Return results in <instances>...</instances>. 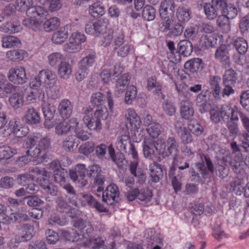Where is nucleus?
Here are the masks:
<instances>
[{"label":"nucleus","mask_w":249,"mask_h":249,"mask_svg":"<svg viewBox=\"0 0 249 249\" xmlns=\"http://www.w3.org/2000/svg\"><path fill=\"white\" fill-rule=\"evenodd\" d=\"M154 147L159 156L158 161H160L168 158L173 152L178 151V143L173 137H169L166 142L163 140L158 139L155 142Z\"/></svg>","instance_id":"nucleus-6"},{"label":"nucleus","mask_w":249,"mask_h":249,"mask_svg":"<svg viewBox=\"0 0 249 249\" xmlns=\"http://www.w3.org/2000/svg\"><path fill=\"white\" fill-rule=\"evenodd\" d=\"M24 118L28 124H36L40 122V117L37 111L33 107L29 108L26 111Z\"/></svg>","instance_id":"nucleus-31"},{"label":"nucleus","mask_w":249,"mask_h":249,"mask_svg":"<svg viewBox=\"0 0 249 249\" xmlns=\"http://www.w3.org/2000/svg\"><path fill=\"white\" fill-rule=\"evenodd\" d=\"M175 85L178 95L187 98L189 95V87L187 85L182 81L177 83Z\"/></svg>","instance_id":"nucleus-64"},{"label":"nucleus","mask_w":249,"mask_h":249,"mask_svg":"<svg viewBox=\"0 0 249 249\" xmlns=\"http://www.w3.org/2000/svg\"><path fill=\"white\" fill-rule=\"evenodd\" d=\"M222 36L217 34L210 35H203L199 41V46L202 49L215 47L218 41L221 40Z\"/></svg>","instance_id":"nucleus-19"},{"label":"nucleus","mask_w":249,"mask_h":249,"mask_svg":"<svg viewBox=\"0 0 249 249\" xmlns=\"http://www.w3.org/2000/svg\"><path fill=\"white\" fill-rule=\"evenodd\" d=\"M7 77L9 80L15 84H23L27 80L25 69L20 66L11 69Z\"/></svg>","instance_id":"nucleus-11"},{"label":"nucleus","mask_w":249,"mask_h":249,"mask_svg":"<svg viewBox=\"0 0 249 249\" xmlns=\"http://www.w3.org/2000/svg\"><path fill=\"white\" fill-rule=\"evenodd\" d=\"M108 23L107 19L99 20L93 24L95 35L97 36L99 35H103L108 31H111L108 27Z\"/></svg>","instance_id":"nucleus-40"},{"label":"nucleus","mask_w":249,"mask_h":249,"mask_svg":"<svg viewBox=\"0 0 249 249\" xmlns=\"http://www.w3.org/2000/svg\"><path fill=\"white\" fill-rule=\"evenodd\" d=\"M142 16L147 21L154 20L156 17V10L155 8L151 5H146L142 10Z\"/></svg>","instance_id":"nucleus-57"},{"label":"nucleus","mask_w":249,"mask_h":249,"mask_svg":"<svg viewBox=\"0 0 249 249\" xmlns=\"http://www.w3.org/2000/svg\"><path fill=\"white\" fill-rule=\"evenodd\" d=\"M113 46L118 55L122 57H124L134 52V46L124 40V36L123 35L115 38Z\"/></svg>","instance_id":"nucleus-9"},{"label":"nucleus","mask_w":249,"mask_h":249,"mask_svg":"<svg viewBox=\"0 0 249 249\" xmlns=\"http://www.w3.org/2000/svg\"><path fill=\"white\" fill-rule=\"evenodd\" d=\"M58 109L61 117L68 119L72 114V105L69 100L63 99L59 103Z\"/></svg>","instance_id":"nucleus-27"},{"label":"nucleus","mask_w":249,"mask_h":249,"mask_svg":"<svg viewBox=\"0 0 249 249\" xmlns=\"http://www.w3.org/2000/svg\"><path fill=\"white\" fill-rule=\"evenodd\" d=\"M9 129L13 135L18 138L23 137L29 133V128L27 126L23 125L19 121L15 119L10 121Z\"/></svg>","instance_id":"nucleus-18"},{"label":"nucleus","mask_w":249,"mask_h":249,"mask_svg":"<svg viewBox=\"0 0 249 249\" xmlns=\"http://www.w3.org/2000/svg\"><path fill=\"white\" fill-rule=\"evenodd\" d=\"M221 81V78L217 76H211L210 77L209 83L215 98H218L220 93V87L219 83Z\"/></svg>","instance_id":"nucleus-46"},{"label":"nucleus","mask_w":249,"mask_h":249,"mask_svg":"<svg viewBox=\"0 0 249 249\" xmlns=\"http://www.w3.org/2000/svg\"><path fill=\"white\" fill-rule=\"evenodd\" d=\"M78 122L76 118H72L68 121H64L56 124L55 133L58 135L67 134L70 130L77 126Z\"/></svg>","instance_id":"nucleus-20"},{"label":"nucleus","mask_w":249,"mask_h":249,"mask_svg":"<svg viewBox=\"0 0 249 249\" xmlns=\"http://www.w3.org/2000/svg\"><path fill=\"white\" fill-rule=\"evenodd\" d=\"M34 171L48 178H50L53 173L55 181L61 185L64 184L65 177L67 175V171L62 168L59 162L56 160H54L50 163L49 171H40L37 168L34 169Z\"/></svg>","instance_id":"nucleus-7"},{"label":"nucleus","mask_w":249,"mask_h":249,"mask_svg":"<svg viewBox=\"0 0 249 249\" xmlns=\"http://www.w3.org/2000/svg\"><path fill=\"white\" fill-rule=\"evenodd\" d=\"M42 96H44V93L40 89H33L30 87V89L27 90L25 94V102L27 104L34 103L37 97V93L41 94Z\"/></svg>","instance_id":"nucleus-50"},{"label":"nucleus","mask_w":249,"mask_h":249,"mask_svg":"<svg viewBox=\"0 0 249 249\" xmlns=\"http://www.w3.org/2000/svg\"><path fill=\"white\" fill-rule=\"evenodd\" d=\"M148 238L154 241L153 243L155 245L154 247L151 249H161L163 244L162 240L160 237L159 233H156L155 231L150 229L148 232Z\"/></svg>","instance_id":"nucleus-51"},{"label":"nucleus","mask_w":249,"mask_h":249,"mask_svg":"<svg viewBox=\"0 0 249 249\" xmlns=\"http://www.w3.org/2000/svg\"><path fill=\"white\" fill-rule=\"evenodd\" d=\"M124 117L126 128L130 127L134 124L139 125L141 124L140 118L133 108H129L126 109L124 112Z\"/></svg>","instance_id":"nucleus-21"},{"label":"nucleus","mask_w":249,"mask_h":249,"mask_svg":"<svg viewBox=\"0 0 249 249\" xmlns=\"http://www.w3.org/2000/svg\"><path fill=\"white\" fill-rule=\"evenodd\" d=\"M235 80V71L233 70H227L223 76V84L234 85Z\"/></svg>","instance_id":"nucleus-63"},{"label":"nucleus","mask_w":249,"mask_h":249,"mask_svg":"<svg viewBox=\"0 0 249 249\" xmlns=\"http://www.w3.org/2000/svg\"><path fill=\"white\" fill-rule=\"evenodd\" d=\"M119 196V191L118 186L111 183L109 185L102 194V199L108 205H112L117 201Z\"/></svg>","instance_id":"nucleus-14"},{"label":"nucleus","mask_w":249,"mask_h":249,"mask_svg":"<svg viewBox=\"0 0 249 249\" xmlns=\"http://www.w3.org/2000/svg\"><path fill=\"white\" fill-rule=\"evenodd\" d=\"M162 108L164 113L169 116H173L176 112V108L173 103L168 100L163 102Z\"/></svg>","instance_id":"nucleus-61"},{"label":"nucleus","mask_w":249,"mask_h":249,"mask_svg":"<svg viewBox=\"0 0 249 249\" xmlns=\"http://www.w3.org/2000/svg\"><path fill=\"white\" fill-rule=\"evenodd\" d=\"M96 56L95 53H89L82 58L78 63V67L89 70L92 67L96 61Z\"/></svg>","instance_id":"nucleus-43"},{"label":"nucleus","mask_w":249,"mask_h":249,"mask_svg":"<svg viewBox=\"0 0 249 249\" xmlns=\"http://www.w3.org/2000/svg\"><path fill=\"white\" fill-rule=\"evenodd\" d=\"M2 46L5 48L17 47L20 43V40L13 36H5L1 38Z\"/></svg>","instance_id":"nucleus-45"},{"label":"nucleus","mask_w":249,"mask_h":249,"mask_svg":"<svg viewBox=\"0 0 249 249\" xmlns=\"http://www.w3.org/2000/svg\"><path fill=\"white\" fill-rule=\"evenodd\" d=\"M32 0H17L16 10L26 11L27 18L22 21L23 25L33 31L40 30L42 24L48 16V11L41 6H33Z\"/></svg>","instance_id":"nucleus-1"},{"label":"nucleus","mask_w":249,"mask_h":249,"mask_svg":"<svg viewBox=\"0 0 249 249\" xmlns=\"http://www.w3.org/2000/svg\"><path fill=\"white\" fill-rule=\"evenodd\" d=\"M47 58L49 65L52 67H55L64 61L65 57L62 53L56 52L49 54Z\"/></svg>","instance_id":"nucleus-47"},{"label":"nucleus","mask_w":249,"mask_h":249,"mask_svg":"<svg viewBox=\"0 0 249 249\" xmlns=\"http://www.w3.org/2000/svg\"><path fill=\"white\" fill-rule=\"evenodd\" d=\"M202 6L205 14L207 18L209 20H213L215 19L219 14V12L220 11V9L217 6L210 3H204Z\"/></svg>","instance_id":"nucleus-30"},{"label":"nucleus","mask_w":249,"mask_h":249,"mask_svg":"<svg viewBox=\"0 0 249 249\" xmlns=\"http://www.w3.org/2000/svg\"><path fill=\"white\" fill-rule=\"evenodd\" d=\"M130 76L128 73L122 74L117 80L116 84V94L119 97L128 86Z\"/></svg>","instance_id":"nucleus-25"},{"label":"nucleus","mask_w":249,"mask_h":249,"mask_svg":"<svg viewBox=\"0 0 249 249\" xmlns=\"http://www.w3.org/2000/svg\"><path fill=\"white\" fill-rule=\"evenodd\" d=\"M182 23L177 22L174 19H167L163 21L160 25V28L163 32L169 31L173 36H178L180 35L183 32V27Z\"/></svg>","instance_id":"nucleus-13"},{"label":"nucleus","mask_w":249,"mask_h":249,"mask_svg":"<svg viewBox=\"0 0 249 249\" xmlns=\"http://www.w3.org/2000/svg\"><path fill=\"white\" fill-rule=\"evenodd\" d=\"M49 16V15L48 16ZM47 17V18H48ZM60 24V20L56 17H51L49 19L46 18L42 24L41 28L40 31L42 30V26L43 29L47 32H50L56 29ZM39 32V31H38Z\"/></svg>","instance_id":"nucleus-34"},{"label":"nucleus","mask_w":249,"mask_h":249,"mask_svg":"<svg viewBox=\"0 0 249 249\" xmlns=\"http://www.w3.org/2000/svg\"><path fill=\"white\" fill-rule=\"evenodd\" d=\"M72 66L68 61H64L58 66L57 74L60 79H69L72 75Z\"/></svg>","instance_id":"nucleus-23"},{"label":"nucleus","mask_w":249,"mask_h":249,"mask_svg":"<svg viewBox=\"0 0 249 249\" xmlns=\"http://www.w3.org/2000/svg\"><path fill=\"white\" fill-rule=\"evenodd\" d=\"M50 145V142L48 138H43L40 139L33 150H27L26 155L19 158V162L21 164H26L31 160V158H36L38 161H42L46 157V150Z\"/></svg>","instance_id":"nucleus-5"},{"label":"nucleus","mask_w":249,"mask_h":249,"mask_svg":"<svg viewBox=\"0 0 249 249\" xmlns=\"http://www.w3.org/2000/svg\"><path fill=\"white\" fill-rule=\"evenodd\" d=\"M90 101L93 105L97 107L104 105L105 99L102 93L96 92L92 94Z\"/></svg>","instance_id":"nucleus-62"},{"label":"nucleus","mask_w":249,"mask_h":249,"mask_svg":"<svg viewBox=\"0 0 249 249\" xmlns=\"http://www.w3.org/2000/svg\"><path fill=\"white\" fill-rule=\"evenodd\" d=\"M75 136H69L63 142V147L67 151H71L78 146Z\"/></svg>","instance_id":"nucleus-54"},{"label":"nucleus","mask_w":249,"mask_h":249,"mask_svg":"<svg viewBox=\"0 0 249 249\" xmlns=\"http://www.w3.org/2000/svg\"><path fill=\"white\" fill-rule=\"evenodd\" d=\"M89 14L94 18H99L102 16L105 12V8L100 1L93 3L89 6Z\"/></svg>","instance_id":"nucleus-42"},{"label":"nucleus","mask_w":249,"mask_h":249,"mask_svg":"<svg viewBox=\"0 0 249 249\" xmlns=\"http://www.w3.org/2000/svg\"><path fill=\"white\" fill-rule=\"evenodd\" d=\"M234 45L236 50L240 54L245 53L248 48L247 41L242 37H239L235 40Z\"/></svg>","instance_id":"nucleus-58"},{"label":"nucleus","mask_w":249,"mask_h":249,"mask_svg":"<svg viewBox=\"0 0 249 249\" xmlns=\"http://www.w3.org/2000/svg\"><path fill=\"white\" fill-rule=\"evenodd\" d=\"M129 131L130 138L136 142H139L142 141L144 135V130L141 128V124L139 125H133L130 127L127 128Z\"/></svg>","instance_id":"nucleus-28"},{"label":"nucleus","mask_w":249,"mask_h":249,"mask_svg":"<svg viewBox=\"0 0 249 249\" xmlns=\"http://www.w3.org/2000/svg\"><path fill=\"white\" fill-rule=\"evenodd\" d=\"M149 168L153 181L154 182H159L162 174V170L160 165L154 162L149 165Z\"/></svg>","instance_id":"nucleus-41"},{"label":"nucleus","mask_w":249,"mask_h":249,"mask_svg":"<svg viewBox=\"0 0 249 249\" xmlns=\"http://www.w3.org/2000/svg\"><path fill=\"white\" fill-rule=\"evenodd\" d=\"M74 226L83 233L82 237L86 238H87L86 234L88 236L93 231V228L90 222H84L80 219H77L74 222Z\"/></svg>","instance_id":"nucleus-33"},{"label":"nucleus","mask_w":249,"mask_h":249,"mask_svg":"<svg viewBox=\"0 0 249 249\" xmlns=\"http://www.w3.org/2000/svg\"><path fill=\"white\" fill-rule=\"evenodd\" d=\"M180 113L182 118L185 120L191 119L194 114L192 104L187 100L182 101L180 103Z\"/></svg>","instance_id":"nucleus-29"},{"label":"nucleus","mask_w":249,"mask_h":249,"mask_svg":"<svg viewBox=\"0 0 249 249\" xmlns=\"http://www.w3.org/2000/svg\"><path fill=\"white\" fill-rule=\"evenodd\" d=\"M220 11L222 14L228 18L229 19L234 18L237 15V10L235 6L232 4L227 5L221 7Z\"/></svg>","instance_id":"nucleus-53"},{"label":"nucleus","mask_w":249,"mask_h":249,"mask_svg":"<svg viewBox=\"0 0 249 249\" xmlns=\"http://www.w3.org/2000/svg\"><path fill=\"white\" fill-rule=\"evenodd\" d=\"M191 12L187 7L179 6L177 10L176 16L178 21L180 23H185L188 21L191 18Z\"/></svg>","instance_id":"nucleus-32"},{"label":"nucleus","mask_w":249,"mask_h":249,"mask_svg":"<svg viewBox=\"0 0 249 249\" xmlns=\"http://www.w3.org/2000/svg\"><path fill=\"white\" fill-rule=\"evenodd\" d=\"M137 94V90L135 86L131 85L129 86L125 93L124 102L127 105H130L136 99Z\"/></svg>","instance_id":"nucleus-52"},{"label":"nucleus","mask_w":249,"mask_h":249,"mask_svg":"<svg viewBox=\"0 0 249 249\" xmlns=\"http://www.w3.org/2000/svg\"><path fill=\"white\" fill-rule=\"evenodd\" d=\"M10 105L15 109H18L24 104L23 96L21 92L13 93L9 98Z\"/></svg>","instance_id":"nucleus-39"},{"label":"nucleus","mask_w":249,"mask_h":249,"mask_svg":"<svg viewBox=\"0 0 249 249\" xmlns=\"http://www.w3.org/2000/svg\"><path fill=\"white\" fill-rule=\"evenodd\" d=\"M68 38V42L63 46V50L69 53L79 52L82 49V44L87 40L85 35L79 32L72 33Z\"/></svg>","instance_id":"nucleus-8"},{"label":"nucleus","mask_w":249,"mask_h":249,"mask_svg":"<svg viewBox=\"0 0 249 249\" xmlns=\"http://www.w3.org/2000/svg\"><path fill=\"white\" fill-rule=\"evenodd\" d=\"M222 119L224 121H238L240 111L234 107H232L229 104H225L219 107Z\"/></svg>","instance_id":"nucleus-15"},{"label":"nucleus","mask_w":249,"mask_h":249,"mask_svg":"<svg viewBox=\"0 0 249 249\" xmlns=\"http://www.w3.org/2000/svg\"><path fill=\"white\" fill-rule=\"evenodd\" d=\"M43 113L45 119L52 120L55 112V107L48 103H44L42 106Z\"/></svg>","instance_id":"nucleus-56"},{"label":"nucleus","mask_w":249,"mask_h":249,"mask_svg":"<svg viewBox=\"0 0 249 249\" xmlns=\"http://www.w3.org/2000/svg\"><path fill=\"white\" fill-rule=\"evenodd\" d=\"M178 52L185 56L190 55L192 53V47L190 42L180 41L178 44Z\"/></svg>","instance_id":"nucleus-55"},{"label":"nucleus","mask_w":249,"mask_h":249,"mask_svg":"<svg viewBox=\"0 0 249 249\" xmlns=\"http://www.w3.org/2000/svg\"><path fill=\"white\" fill-rule=\"evenodd\" d=\"M146 130L149 135L153 138L158 137L161 133V127L157 123L152 124L146 127Z\"/></svg>","instance_id":"nucleus-59"},{"label":"nucleus","mask_w":249,"mask_h":249,"mask_svg":"<svg viewBox=\"0 0 249 249\" xmlns=\"http://www.w3.org/2000/svg\"><path fill=\"white\" fill-rule=\"evenodd\" d=\"M96 156L100 159H104L107 153V150L110 158L112 160L118 165V167H121L123 165V159H118L115 155V150L112 144L109 146L104 143H101L94 148Z\"/></svg>","instance_id":"nucleus-10"},{"label":"nucleus","mask_w":249,"mask_h":249,"mask_svg":"<svg viewBox=\"0 0 249 249\" xmlns=\"http://www.w3.org/2000/svg\"><path fill=\"white\" fill-rule=\"evenodd\" d=\"M246 178L247 176H237L231 181V189L236 195L241 196L243 194Z\"/></svg>","instance_id":"nucleus-24"},{"label":"nucleus","mask_w":249,"mask_h":249,"mask_svg":"<svg viewBox=\"0 0 249 249\" xmlns=\"http://www.w3.org/2000/svg\"><path fill=\"white\" fill-rule=\"evenodd\" d=\"M152 142H150L148 139L144 140L142 144L143 153L145 158L151 160H157L159 156L158 154H156L154 150L151 147L153 146Z\"/></svg>","instance_id":"nucleus-36"},{"label":"nucleus","mask_w":249,"mask_h":249,"mask_svg":"<svg viewBox=\"0 0 249 249\" xmlns=\"http://www.w3.org/2000/svg\"><path fill=\"white\" fill-rule=\"evenodd\" d=\"M83 121L87 127L91 130L100 131L102 128L101 120H106L108 116V111L105 106L97 107L94 111V116L90 108H86L84 110Z\"/></svg>","instance_id":"nucleus-3"},{"label":"nucleus","mask_w":249,"mask_h":249,"mask_svg":"<svg viewBox=\"0 0 249 249\" xmlns=\"http://www.w3.org/2000/svg\"><path fill=\"white\" fill-rule=\"evenodd\" d=\"M17 153L15 148L5 145L0 146V160H8Z\"/></svg>","instance_id":"nucleus-49"},{"label":"nucleus","mask_w":249,"mask_h":249,"mask_svg":"<svg viewBox=\"0 0 249 249\" xmlns=\"http://www.w3.org/2000/svg\"><path fill=\"white\" fill-rule=\"evenodd\" d=\"M81 201L83 205L88 204L89 206L95 208L100 212H107V209L103 205L99 204L91 195H82Z\"/></svg>","instance_id":"nucleus-26"},{"label":"nucleus","mask_w":249,"mask_h":249,"mask_svg":"<svg viewBox=\"0 0 249 249\" xmlns=\"http://www.w3.org/2000/svg\"><path fill=\"white\" fill-rule=\"evenodd\" d=\"M175 10V4L173 0H162L160 4L159 13L163 21L173 19Z\"/></svg>","instance_id":"nucleus-12"},{"label":"nucleus","mask_w":249,"mask_h":249,"mask_svg":"<svg viewBox=\"0 0 249 249\" xmlns=\"http://www.w3.org/2000/svg\"><path fill=\"white\" fill-rule=\"evenodd\" d=\"M175 130L182 143L188 144L192 142L193 139L192 134L181 121H178L176 123Z\"/></svg>","instance_id":"nucleus-16"},{"label":"nucleus","mask_w":249,"mask_h":249,"mask_svg":"<svg viewBox=\"0 0 249 249\" xmlns=\"http://www.w3.org/2000/svg\"><path fill=\"white\" fill-rule=\"evenodd\" d=\"M57 77L53 71L44 69L40 71L37 76L31 79L30 87L38 89L41 85L46 89H50L56 84Z\"/></svg>","instance_id":"nucleus-4"},{"label":"nucleus","mask_w":249,"mask_h":249,"mask_svg":"<svg viewBox=\"0 0 249 249\" xmlns=\"http://www.w3.org/2000/svg\"><path fill=\"white\" fill-rule=\"evenodd\" d=\"M115 145L119 151L131 155L134 160L130 165L131 173L135 177L142 176L143 174L142 171L138 168L139 162L138 153L135 146L130 142L129 135L125 134L119 136L117 139Z\"/></svg>","instance_id":"nucleus-2"},{"label":"nucleus","mask_w":249,"mask_h":249,"mask_svg":"<svg viewBox=\"0 0 249 249\" xmlns=\"http://www.w3.org/2000/svg\"><path fill=\"white\" fill-rule=\"evenodd\" d=\"M230 19L223 14L219 15L216 19V24L224 33H228L231 29Z\"/></svg>","instance_id":"nucleus-44"},{"label":"nucleus","mask_w":249,"mask_h":249,"mask_svg":"<svg viewBox=\"0 0 249 249\" xmlns=\"http://www.w3.org/2000/svg\"><path fill=\"white\" fill-rule=\"evenodd\" d=\"M184 68L192 72L200 71L203 69V64L201 59L196 58L187 61Z\"/></svg>","instance_id":"nucleus-38"},{"label":"nucleus","mask_w":249,"mask_h":249,"mask_svg":"<svg viewBox=\"0 0 249 249\" xmlns=\"http://www.w3.org/2000/svg\"><path fill=\"white\" fill-rule=\"evenodd\" d=\"M22 30L21 26L17 22H8L0 26V31L5 33L15 34Z\"/></svg>","instance_id":"nucleus-37"},{"label":"nucleus","mask_w":249,"mask_h":249,"mask_svg":"<svg viewBox=\"0 0 249 249\" xmlns=\"http://www.w3.org/2000/svg\"><path fill=\"white\" fill-rule=\"evenodd\" d=\"M68 26L61 27L59 30L54 32L52 36L53 43L60 45L65 42L68 38Z\"/></svg>","instance_id":"nucleus-22"},{"label":"nucleus","mask_w":249,"mask_h":249,"mask_svg":"<svg viewBox=\"0 0 249 249\" xmlns=\"http://www.w3.org/2000/svg\"><path fill=\"white\" fill-rule=\"evenodd\" d=\"M230 164L233 171L240 176H247L245 172L246 165L242 159V155L240 152H238L230 161Z\"/></svg>","instance_id":"nucleus-17"},{"label":"nucleus","mask_w":249,"mask_h":249,"mask_svg":"<svg viewBox=\"0 0 249 249\" xmlns=\"http://www.w3.org/2000/svg\"><path fill=\"white\" fill-rule=\"evenodd\" d=\"M27 56V53L22 50L10 51L6 53V57L12 61L21 60Z\"/></svg>","instance_id":"nucleus-48"},{"label":"nucleus","mask_w":249,"mask_h":249,"mask_svg":"<svg viewBox=\"0 0 249 249\" xmlns=\"http://www.w3.org/2000/svg\"><path fill=\"white\" fill-rule=\"evenodd\" d=\"M201 159L202 162H197L195 164V166L199 170L200 173L203 176H205L207 168L210 172H213L214 169L210 159L205 156H204L203 158L201 157Z\"/></svg>","instance_id":"nucleus-35"},{"label":"nucleus","mask_w":249,"mask_h":249,"mask_svg":"<svg viewBox=\"0 0 249 249\" xmlns=\"http://www.w3.org/2000/svg\"><path fill=\"white\" fill-rule=\"evenodd\" d=\"M189 130L195 135L199 136L204 131L203 126L196 121L192 122L188 126Z\"/></svg>","instance_id":"nucleus-60"}]
</instances>
